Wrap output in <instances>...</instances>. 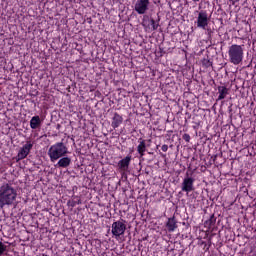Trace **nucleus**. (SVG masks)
<instances>
[{
    "mask_svg": "<svg viewBox=\"0 0 256 256\" xmlns=\"http://www.w3.org/2000/svg\"><path fill=\"white\" fill-rule=\"evenodd\" d=\"M147 20H149V16L148 15H144L143 21H142V25L143 27H147Z\"/></svg>",
    "mask_w": 256,
    "mask_h": 256,
    "instance_id": "obj_22",
    "label": "nucleus"
},
{
    "mask_svg": "<svg viewBox=\"0 0 256 256\" xmlns=\"http://www.w3.org/2000/svg\"><path fill=\"white\" fill-rule=\"evenodd\" d=\"M231 3H232V5H235V3H239V0H229Z\"/></svg>",
    "mask_w": 256,
    "mask_h": 256,
    "instance_id": "obj_25",
    "label": "nucleus"
},
{
    "mask_svg": "<svg viewBox=\"0 0 256 256\" xmlns=\"http://www.w3.org/2000/svg\"><path fill=\"white\" fill-rule=\"evenodd\" d=\"M5 207H17V189L11 184L0 187V209Z\"/></svg>",
    "mask_w": 256,
    "mask_h": 256,
    "instance_id": "obj_1",
    "label": "nucleus"
},
{
    "mask_svg": "<svg viewBox=\"0 0 256 256\" xmlns=\"http://www.w3.org/2000/svg\"><path fill=\"white\" fill-rule=\"evenodd\" d=\"M201 63H202V67H204L205 69H209V67H213V62L209 60V56H207V58H203L201 60Z\"/></svg>",
    "mask_w": 256,
    "mask_h": 256,
    "instance_id": "obj_19",
    "label": "nucleus"
},
{
    "mask_svg": "<svg viewBox=\"0 0 256 256\" xmlns=\"http://www.w3.org/2000/svg\"><path fill=\"white\" fill-rule=\"evenodd\" d=\"M139 141L140 144L137 147V151L140 157H143V155H145V151H147V144L145 143V140H143V138H140Z\"/></svg>",
    "mask_w": 256,
    "mask_h": 256,
    "instance_id": "obj_15",
    "label": "nucleus"
},
{
    "mask_svg": "<svg viewBox=\"0 0 256 256\" xmlns=\"http://www.w3.org/2000/svg\"><path fill=\"white\" fill-rule=\"evenodd\" d=\"M182 139H184L186 143H189V141H191V136L189 134H183Z\"/></svg>",
    "mask_w": 256,
    "mask_h": 256,
    "instance_id": "obj_21",
    "label": "nucleus"
},
{
    "mask_svg": "<svg viewBox=\"0 0 256 256\" xmlns=\"http://www.w3.org/2000/svg\"><path fill=\"white\" fill-rule=\"evenodd\" d=\"M42 121L41 117L34 116L30 120V127L31 129H41Z\"/></svg>",
    "mask_w": 256,
    "mask_h": 256,
    "instance_id": "obj_13",
    "label": "nucleus"
},
{
    "mask_svg": "<svg viewBox=\"0 0 256 256\" xmlns=\"http://www.w3.org/2000/svg\"><path fill=\"white\" fill-rule=\"evenodd\" d=\"M195 178L189 176V172L186 173L185 178L181 184V189L185 193H191V191H195Z\"/></svg>",
    "mask_w": 256,
    "mask_h": 256,
    "instance_id": "obj_5",
    "label": "nucleus"
},
{
    "mask_svg": "<svg viewBox=\"0 0 256 256\" xmlns=\"http://www.w3.org/2000/svg\"><path fill=\"white\" fill-rule=\"evenodd\" d=\"M88 23H91V19H90V20H88Z\"/></svg>",
    "mask_w": 256,
    "mask_h": 256,
    "instance_id": "obj_30",
    "label": "nucleus"
},
{
    "mask_svg": "<svg viewBox=\"0 0 256 256\" xmlns=\"http://www.w3.org/2000/svg\"><path fill=\"white\" fill-rule=\"evenodd\" d=\"M186 115H188V119H191V114L186 113Z\"/></svg>",
    "mask_w": 256,
    "mask_h": 256,
    "instance_id": "obj_26",
    "label": "nucleus"
},
{
    "mask_svg": "<svg viewBox=\"0 0 256 256\" xmlns=\"http://www.w3.org/2000/svg\"><path fill=\"white\" fill-rule=\"evenodd\" d=\"M129 165H131V155L126 156L118 162V167L121 171H129Z\"/></svg>",
    "mask_w": 256,
    "mask_h": 256,
    "instance_id": "obj_9",
    "label": "nucleus"
},
{
    "mask_svg": "<svg viewBox=\"0 0 256 256\" xmlns=\"http://www.w3.org/2000/svg\"><path fill=\"white\" fill-rule=\"evenodd\" d=\"M70 165H71V158L68 156H63L59 159L55 167H58L60 169H67V167H69Z\"/></svg>",
    "mask_w": 256,
    "mask_h": 256,
    "instance_id": "obj_10",
    "label": "nucleus"
},
{
    "mask_svg": "<svg viewBox=\"0 0 256 256\" xmlns=\"http://www.w3.org/2000/svg\"><path fill=\"white\" fill-rule=\"evenodd\" d=\"M125 231H127L125 220H118L112 224V235L114 237H121V235H125Z\"/></svg>",
    "mask_w": 256,
    "mask_h": 256,
    "instance_id": "obj_4",
    "label": "nucleus"
},
{
    "mask_svg": "<svg viewBox=\"0 0 256 256\" xmlns=\"http://www.w3.org/2000/svg\"><path fill=\"white\" fill-rule=\"evenodd\" d=\"M33 149V143L31 141H27L26 144L20 149L18 152V155L16 156L17 161H21L31 153V150Z\"/></svg>",
    "mask_w": 256,
    "mask_h": 256,
    "instance_id": "obj_8",
    "label": "nucleus"
},
{
    "mask_svg": "<svg viewBox=\"0 0 256 256\" xmlns=\"http://www.w3.org/2000/svg\"><path fill=\"white\" fill-rule=\"evenodd\" d=\"M168 149L169 146H167V144L162 145V151H164V153H167Z\"/></svg>",
    "mask_w": 256,
    "mask_h": 256,
    "instance_id": "obj_24",
    "label": "nucleus"
},
{
    "mask_svg": "<svg viewBox=\"0 0 256 256\" xmlns=\"http://www.w3.org/2000/svg\"><path fill=\"white\" fill-rule=\"evenodd\" d=\"M60 127H61V124H58V125H57V129H59Z\"/></svg>",
    "mask_w": 256,
    "mask_h": 256,
    "instance_id": "obj_27",
    "label": "nucleus"
},
{
    "mask_svg": "<svg viewBox=\"0 0 256 256\" xmlns=\"http://www.w3.org/2000/svg\"><path fill=\"white\" fill-rule=\"evenodd\" d=\"M195 3L199 2V0H193Z\"/></svg>",
    "mask_w": 256,
    "mask_h": 256,
    "instance_id": "obj_29",
    "label": "nucleus"
},
{
    "mask_svg": "<svg viewBox=\"0 0 256 256\" xmlns=\"http://www.w3.org/2000/svg\"><path fill=\"white\" fill-rule=\"evenodd\" d=\"M149 5V0H137L134 6V10L136 11V13H138V15H145V13L149 11Z\"/></svg>",
    "mask_w": 256,
    "mask_h": 256,
    "instance_id": "obj_7",
    "label": "nucleus"
},
{
    "mask_svg": "<svg viewBox=\"0 0 256 256\" xmlns=\"http://www.w3.org/2000/svg\"><path fill=\"white\" fill-rule=\"evenodd\" d=\"M123 123V116L119 115V113H114V116L112 118L111 126L113 129H117Z\"/></svg>",
    "mask_w": 256,
    "mask_h": 256,
    "instance_id": "obj_12",
    "label": "nucleus"
},
{
    "mask_svg": "<svg viewBox=\"0 0 256 256\" xmlns=\"http://www.w3.org/2000/svg\"><path fill=\"white\" fill-rule=\"evenodd\" d=\"M7 251V245H4L3 242H0V256L5 255Z\"/></svg>",
    "mask_w": 256,
    "mask_h": 256,
    "instance_id": "obj_20",
    "label": "nucleus"
},
{
    "mask_svg": "<svg viewBox=\"0 0 256 256\" xmlns=\"http://www.w3.org/2000/svg\"><path fill=\"white\" fill-rule=\"evenodd\" d=\"M144 27H149V25L148 26H144Z\"/></svg>",
    "mask_w": 256,
    "mask_h": 256,
    "instance_id": "obj_31",
    "label": "nucleus"
},
{
    "mask_svg": "<svg viewBox=\"0 0 256 256\" xmlns=\"http://www.w3.org/2000/svg\"><path fill=\"white\" fill-rule=\"evenodd\" d=\"M69 153V148L63 142H57L56 144L52 145L48 150V156L52 163L61 159V157H66Z\"/></svg>",
    "mask_w": 256,
    "mask_h": 256,
    "instance_id": "obj_2",
    "label": "nucleus"
},
{
    "mask_svg": "<svg viewBox=\"0 0 256 256\" xmlns=\"http://www.w3.org/2000/svg\"><path fill=\"white\" fill-rule=\"evenodd\" d=\"M161 21V17L158 16V19L155 20L153 18H150V25L152 26V31H157L159 29L160 25L159 22Z\"/></svg>",
    "mask_w": 256,
    "mask_h": 256,
    "instance_id": "obj_17",
    "label": "nucleus"
},
{
    "mask_svg": "<svg viewBox=\"0 0 256 256\" xmlns=\"http://www.w3.org/2000/svg\"><path fill=\"white\" fill-rule=\"evenodd\" d=\"M179 226L177 225V219H175V216L168 219L166 223V229L168 233H173L175 229H177Z\"/></svg>",
    "mask_w": 256,
    "mask_h": 256,
    "instance_id": "obj_11",
    "label": "nucleus"
},
{
    "mask_svg": "<svg viewBox=\"0 0 256 256\" xmlns=\"http://www.w3.org/2000/svg\"><path fill=\"white\" fill-rule=\"evenodd\" d=\"M218 93V101H222V99H225L229 95V89L225 86H218Z\"/></svg>",
    "mask_w": 256,
    "mask_h": 256,
    "instance_id": "obj_14",
    "label": "nucleus"
},
{
    "mask_svg": "<svg viewBox=\"0 0 256 256\" xmlns=\"http://www.w3.org/2000/svg\"><path fill=\"white\" fill-rule=\"evenodd\" d=\"M243 46L233 44L228 49L229 61L233 65H239L243 63Z\"/></svg>",
    "mask_w": 256,
    "mask_h": 256,
    "instance_id": "obj_3",
    "label": "nucleus"
},
{
    "mask_svg": "<svg viewBox=\"0 0 256 256\" xmlns=\"http://www.w3.org/2000/svg\"><path fill=\"white\" fill-rule=\"evenodd\" d=\"M208 26H209V15L207 14V11L201 10L197 18V27H199L200 29H207Z\"/></svg>",
    "mask_w": 256,
    "mask_h": 256,
    "instance_id": "obj_6",
    "label": "nucleus"
},
{
    "mask_svg": "<svg viewBox=\"0 0 256 256\" xmlns=\"http://www.w3.org/2000/svg\"><path fill=\"white\" fill-rule=\"evenodd\" d=\"M215 159H217V155H214V161H215Z\"/></svg>",
    "mask_w": 256,
    "mask_h": 256,
    "instance_id": "obj_28",
    "label": "nucleus"
},
{
    "mask_svg": "<svg viewBox=\"0 0 256 256\" xmlns=\"http://www.w3.org/2000/svg\"><path fill=\"white\" fill-rule=\"evenodd\" d=\"M215 223H217V218L215 217V214H212L210 218L205 221L204 225L205 227H208V229H211V227H215Z\"/></svg>",
    "mask_w": 256,
    "mask_h": 256,
    "instance_id": "obj_16",
    "label": "nucleus"
},
{
    "mask_svg": "<svg viewBox=\"0 0 256 256\" xmlns=\"http://www.w3.org/2000/svg\"><path fill=\"white\" fill-rule=\"evenodd\" d=\"M68 207H75V205H81V198L79 196H76L73 198V200H69L67 202Z\"/></svg>",
    "mask_w": 256,
    "mask_h": 256,
    "instance_id": "obj_18",
    "label": "nucleus"
},
{
    "mask_svg": "<svg viewBox=\"0 0 256 256\" xmlns=\"http://www.w3.org/2000/svg\"><path fill=\"white\" fill-rule=\"evenodd\" d=\"M207 33H208V39H211V35L213 34V30H211V28H207Z\"/></svg>",
    "mask_w": 256,
    "mask_h": 256,
    "instance_id": "obj_23",
    "label": "nucleus"
}]
</instances>
